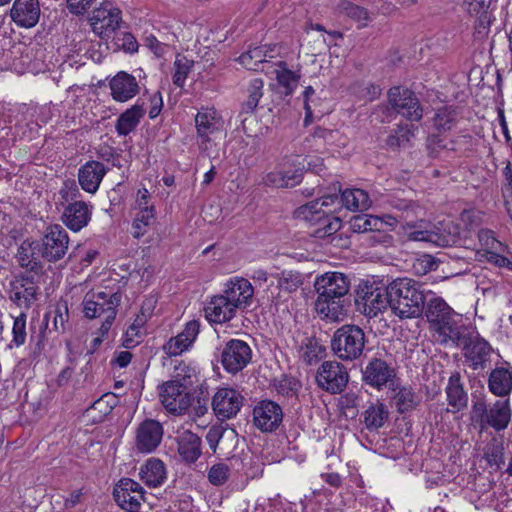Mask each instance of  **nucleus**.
I'll list each match as a JSON object with an SVG mask.
<instances>
[{"mask_svg":"<svg viewBox=\"0 0 512 512\" xmlns=\"http://www.w3.org/2000/svg\"><path fill=\"white\" fill-rule=\"evenodd\" d=\"M424 315L430 325L433 342L465 352H493L489 342L473 327L461 325V315L447 302L432 296L425 301Z\"/></svg>","mask_w":512,"mask_h":512,"instance_id":"1","label":"nucleus"},{"mask_svg":"<svg viewBox=\"0 0 512 512\" xmlns=\"http://www.w3.org/2000/svg\"><path fill=\"white\" fill-rule=\"evenodd\" d=\"M315 310L321 318L343 320L352 304L350 280L340 272H326L315 279Z\"/></svg>","mask_w":512,"mask_h":512,"instance_id":"2","label":"nucleus"},{"mask_svg":"<svg viewBox=\"0 0 512 512\" xmlns=\"http://www.w3.org/2000/svg\"><path fill=\"white\" fill-rule=\"evenodd\" d=\"M418 282L397 278L387 285L388 307L400 319L417 318L424 312L426 297Z\"/></svg>","mask_w":512,"mask_h":512,"instance_id":"3","label":"nucleus"},{"mask_svg":"<svg viewBox=\"0 0 512 512\" xmlns=\"http://www.w3.org/2000/svg\"><path fill=\"white\" fill-rule=\"evenodd\" d=\"M404 233L410 241H423L439 247H448L460 241L459 228L452 221L432 225L423 219H406Z\"/></svg>","mask_w":512,"mask_h":512,"instance_id":"4","label":"nucleus"},{"mask_svg":"<svg viewBox=\"0 0 512 512\" xmlns=\"http://www.w3.org/2000/svg\"><path fill=\"white\" fill-rule=\"evenodd\" d=\"M121 302V294L107 293L104 291L88 292L82 302L83 312L89 319L103 317L100 326L101 335H105L110 330L117 314V307Z\"/></svg>","mask_w":512,"mask_h":512,"instance_id":"5","label":"nucleus"},{"mask_svg":"<svg viewBox=\"0 0 512 512\" xmlns=\"http://www.w3.org/2000/svg\"><path fill=\"white\" fill-rule=\"evenodd\" d=\"M356 310L367 317H376L388 308L387 286L375 281H362L356 287L353 296Z\"/></svg>","mask_w":512,"mask_h":512,"instance_id":"6","label":"nucleus"},{"mask_svg":"<svg viewBox=\"0 0 512 512\" xmlns=\"http://www.w3.org/2000/svg\"><path fill=\"white\" fill-rule=\"evenodd\" d=\"M388 105L379 110L391 118L399 114L409 121H419L423 116V109L416 94L408 88L394 86L388 90Z\"/></svg>","mask_w":512,"mask_h":512,"instance_id":"7","label":"nucleus"},{"mask_svg":"<svg viewBox=\"0 0 512 512\" xmlns=\"http://www.w3.org/2000/svg\"><path fill=\"white\" fill-rule=\"evenodd\" d=\"M198 147L202 152L216 146V140L224 135V120L213 108H202L195 116Z\"/></svg>","mask_w":512,"mask_h":512,"instance_id":"8","label":"nucleus"},{"mask_svg":"<svg viewBox=\"0 0 512 512\" xmlns=\"http://www.w3.org/2000/svg\"><path fill=\"white\" fill-rule=\"evenodd\" d=\"M159 397L164 408L175 415L184 414L194 400L189 388L178 380L163 383Z\"/></svg>","mask_w":512,"mask_h":512,"instance_id":"9","label":"nucleus"},{"mask_svg":"<svg viewBox=\"0 0 512 512\" xmlns=\"http://www.w3.org/2000/svg\"><path fill=\"white\" fill-rule=\"evenodd\" d=\"M68 245V233L61 225L56 224L46 229L39 251L48 262H57L66 255Z\"/></svg>","mask_w":512,"mask_h":512,"instance_id":"10","label":"nucleus"},{"mask_svg":"<svg viewBox=\"0 0 512 512\" xmlns=\"http://www.w3.org/2000/svg\"><path fill=\"white\" fill-rule=\"evenodd\" d=\"M90 25L95 34L100 37L115 32L122 22L121 11L110 2L101 3L100 7L92 12L89 18Z\"/></svg>","mask_w":512,"mask_h":512,"instance_id":"11","label":"nucleus"},{"mask_svg":"<svg viewBox=\"0 0 512 512\" xmlns=\"http://www.w3.org/2000/svg\"><path fill=\"white\" fill-rule=\"evenodd\" d=\"M369 343L364 332L357 326L345 325L339 328L331 339L333 352H363Z\"/></svg>","mask_w":512,"mask_h":512,"instance_id":"12","label":"nucleus"},{"mask_svg":"<svg viewBox=\"0 0 512 512\" xmlns=\"http://www.w3.org/2000/svg\"><path fill=\"white\" fill-rule=\"evenodd\" d=\"M282 420L283 411L276 402L263 400L253 409V423L262 432L270 433L277 430Z\"/></svg>","mask_w":512,"mask_h":512,"instance_id":"13","label":"nucleus"},{"mask_svg":"<svg viewBox=\"0 0 512 512\" xmlns=\"http://www.w3.org/2000/svg\"><path fill=\"white\" fill-rule=\"evenodd\" d=\"M316 381L322 389L339 393L346 387L348 374L340 363L326 361L319 368Z\"/></svg>","mask_w":512,"mask_h":512,"instance_id":"14","label":"nucleus"},{"mask_svg":"<svg viewBox=\"0 0 512 512\" xmlns=\"http://www.w3.org/2000/svg\"><path fill=\"white\" fill-rule=\"evenodd\" d=\"M8 293L15 305L28 310L38 298L39 287L29 277H16L10 281Z\"/></svg>","mask_w":512,"mask_h":512,"instance_id":"15","label":"nucleus"},{"mask_svg":"<svg viewBox=\"0 0 512 512\" xmlns=\"http://www.w3.org/2000/svg\"><path fill=\"white\" fill-rule=\"evenodd\" d=\"M349 223L350 229L355 233L376 232L377 234L373 235L371 239L377 243L389 244L392 240L385 230L386 226L392 225V223H388L378 216L356 215L351 218Z\"/></svg>","mask_w":512,"mask_h":512,"instance_id":"16","label":"nucleus"},{"mask_svg":"<svg viewBox=\"0 0 512 512\" xmlns=\"http://www.w3.org/2000/svg\"><path fill=\"white\" fill-rule=\"evenodd\" d=\"M163 433L160 422L153 419L143 421L136 429L135 449L140 453H152L160 445Z\"/></svg>","mask_w":512,"mask_h":512,"instance_id":"17","label":"nucleus"},{"mask_svg":"<svg viewBox=\"0 0 512 512\" xmlns=\"http://www.w3.org/2000/svg\"><path fill=\"white\" fill-rule=\"evenodd\" d=\"M243 396L232 388L219 389L212 399L215 414L222 419L234 417L243 405Z\"/></svg>","mask_w":512,"mask_h":512,"instance_id":"18","label":"nucleus"},{"mask_svg":"<svg viewBox=\"0 0 512 512\" xmlns=\"http://www.w3.org/2000/svg\"><path fill=\"white\" fill-rule=\"evenodd\" d=\"M224 295L237 310H244L251 305L254 296V287L245 278L230 279L223 290Z\"/></svg>","mask_w":512,"mask_h":512,"instance_id":"19","label":"nucleus"},{"mask_svg":"<svg viewBox=\"0 0 512 512\" xmlns=\"http://www.w3.org/2000/svg\"><path fill=\"white\" fill-rule=\"evenodd\" d=\"M144 93L137 102L130 107V131L133 130L140 122V119L146 114L147 106H150L149 117L151 119L156 118L163 107V100L160 92L148 94V91L144 84Z\"/></svg>","mask_w":512,"mask_h":512,"instance_id":"20","label":"nucleus"},{"mask_svg":"<svg viewBox=\"0 0 512 512\" xmlns=\"http://www.w3.org/2000/svg\"><path fill=\"white\" fill-rule=\"evenodd\" d=\"M39 0H15L10 10L12 21L19 27H34L40 18Z\"/></svg>","mask_w":512,"mask_h":512,"instance_id":"21","label":"nucleus"},{"mask_svg":"<svg viewBox=\"0 0 512 512\" xmlns=\"http://www.w3.org/2000/svg\"><path fill=\"white\" fill-rule=\"evenodd\" d=\"M340 202L337 194L325 195L321 197V201L313 200L300 206L296 210V214L298 218H303L306 221L322 220V216H329L335 211V204Z\"/></svg>","mask_w":512,"mask_h":512,"instance_id":"22","label":"nucleus"},{"mask_svg":"<svg viewBox=\"0 0 512 512\" xmlns=\"http://www.w3.org/2000/svg\"><path fill=\"white\" fill-rule=\"evenodd\" d=\"M106 173L107 168L103 163L95 160L88 161L78 170L79 185L85 192L94 194Z\"/></svg>","mask_w":512,"mask_h":512,"instance_id":"23","label":"nucleus"},{"mask_svg":"<svg viewBox=\"0 0 512 512\" xmlns=\"http://www.w3.org/2000/svg\"><path fill=\"white\" fill-rule=\"evenodd\" d=\"M395 376L394 368L378 358L370 361L363 372V380L378 389L388 383H393Z\"/></svg>","mask_w":512,"mask_h":512,"instance_id":"24","label":"nucleus"},{"mask_svg":"<svg viewBox=\"0 0 512 512\" xmlns=\"http://www.w3.org/2000/svg\"><path fill=\"white\" fill-rule=\"evenodd\" d=\"M61 219L70 230L78 232L90 221L91 207L84 201L69 203L65 207Z\"/></svg>","mask_w":512,"mask_h":512,"instance_id":"25","label":"nucleus"},{"mask_svg":"<svg viewBox=\"0 0 512 512\" xmlns=\"http://www.w3.org/2000/svg\"><path fill=\"white\" fill-rule=\"evenodd\" d=\"M177 451L182 461L195 463L202 455V440L197 434L185 430L177 436Z\"/></svg>","mask_w":512,"mask_h":512,"instance_id":"26","label":"nucleus"},{"mask_svg":"<svg viewBox=\"0 0 512 512\" xmlns=\"http://www.w3.org/2000/svg\"><path fill=\"white\" fill-rule=\"evenodd\" d=\"M237 309L224 295H215L205 307V315L208 321L224 323L235 317Z\"/></svg>","mask_w":512,"mask_h":512,"instance_id":"27","label":"nucleus"},{"mask_svg":"<svg viewBox=\"0 0 512 512\" xmlns=\"http://www.w3.org/2000/svg\"><path fill=\"white\" fill-rule=\"evenodd\" d=\"M512 416V409L509 399L495 401L488 409V415L484 426H490L496 431L508 427Z\"/></svg>","mask_w":512,"mask_h":512,"instance_id":"28","label":"nucleus"},{"mask_svg":"<svg viewBox=\"0 0 512 512\" xmlns=\"http://www.w3.org/2000/svg\"><path fill=\"white\" fill-rule=\"evenodd\" d=\"M165 464L158 458L151 457L139 469L140 479L149 487H158L166 479Z\"/></svg>","mask_w":512,"mask_h":512,"instance_id":"29","label":"nucleus"},{"mask_svg":"<svg viewBox=\"0 0 512 512\" xmlns=\"http://www.w3.org/2000/svg\"><path fill=\"white\" fill-rule=\"evenodd\" d=\"M489 391L498 397H505L512 391V372L506 367L493 369L488 379Z\"/></svg>","mask_w":512,"mask_h":512,"instance_id":"30","label":"nucleus"},{"mask_svg":"<svg viewBox=\"0 0 512 512\" xmlns=\"http://www.w3.org/2000/svg\"><path fill=\"white\" fill-rule=\"evenodd\" d=\"M446 394L450 411L453 413L459 412L467 406L468 396L460 382L459 373H453L449 377Z\"/></svg>","mask_w":512,"mask_h":512,"instance_id":"31","label":"nucleus"},{"mask_svg":"<svg viewBox=\"0 0 512 512\" xmlns=\"http://www.w3.org/2000/svg\"><path fill=\"white\" fill-rule=\"evenodd\" d=\"M389 411L385 404L377 401L371 403L364 411V423L368 430H378L387 421Z\"/></svg>","mask_w":512,"mask_h":512,"instance_id":"32","label":"nucleus"},{"mask_svg":"<svg viewBox=\"0 0 512 512\" xmlns=\"http://www.w3.org/2000/svg\"><path fill=\"white\" fill-rule=\"evenodd\" d=\"M341 203L352 211L367 210L371 206V200L366 191L362 189H346L341 193Z\"/></svg>","mask_w":512,"mask_h":512,"instance_id":"33","label":"nucleus"},{"mask_svg":"<svg viewBox=\"0 0 512 512\" xmlns=\"http://www.w3.org/2000/svg\"><path fill=\"white\" fill-rule=\"evenodd\" d=\"M69 319V309L67 301L60 299L54 306L45 314L46 328H48L50 321H52L53 329L56 332H63Z\"/></svg>","mask_w":512,"mask_h":512,"instance_id":"34","label":"nucleus"},{"mask_svg":"<svg viewBox=\"0 0 512 512\" xmlns=\"http://www.w3.org/2000/svg\"><path fill=\"white\" fill-rule=\"evenodd\" d=\"M199 327V323L195 320L188 322L184 330L174 339L169 341V349H172L174 346L175 348L179 349L180 352L187 350L198 335Z\"/></svg>","mask_w":512,"mask_h":512,"instance_id":"35","label":"nucleus"},{"mask_svg":"<svg viewBox=\"0 0 512 512\" xmlns=\"http://www.w3.org/2000/svg\"><path fill=\"white\" fill-rule=\"evenodd\" d=\"M319 224L320 227L314 230L313 236L319 239L331 238V243L337 238L336 232L341 228V220L338 217L322 216V220L310 221Z\"/></svg>","mask_w":512,"mask_h":512,"instance_id":"36","label":"nucleus"},{"mask_svg":"<svg viewBox=\"0 0 512 512\" xmlns=\"http://www.w3.org/2000/svg\"><path fill=\"white\" fill-rule=\"evenodd\" d=\"M458 113L452 106L437 109L433 117V126L440 132L450 131L457 123Z\"/></svg>","mask_w":512,"mask_h":512,"instance_id":"37","label":"nucleus"},{"mask_svg":"<svg viewBox=\"0 0 512 512\" xmlns=\"http://www.w3.org/2000/svg\"><path fill=\"white\" fill-rule=\"evenodd\" d=\"M414 129V125H399L387 137V147L392 150L407 147L411 138L414 137Z\"/></svg>","mask_w":512,"mask_h":512,"instance_id":"38","label":"nucleus"},{"mask_svg":"<svg viewBox=\"0 0 512 512\" xmlns=\"http://www.w3.org/2000/svg\"><path fill=\"white\" fill-rule=\"evenodd\" d=\"M279 69L276 70V79L280 86L285 89V95H291L297 87L301 75L298 72L292 71L287 68L285 62L278 63Z\"/></svg>","mask_w":512,"mask_h":512,"instance_id":"39","label":"nucleus"},{"mask_svg":"<svg viewBox=\"0 0 512 512\" xmlns=\"http://www.w3.org/2000/svg\"><path fill=\"white\" fill-rule=\"evenodd\" d=\"M264 82L260 78L251 80L248 86V99L242 104V113H253L259 103V100L263 96Z\"/></svg>","mask_w":512,"mask_h":512,"instance_id":"40","label":"nucleus"},{"mask_svg":"<svg viewBox=\"0 0 512 512\" xmlns=\"http://www.w3.org/2000/svg\"><path fill=\"white\" fill-rule=\"evenodd\" d=\"M274 388L279 396L288 399H296L301 388V384L296 378L283 375L279 379L275 380Z\"/></svg>","mask_w":512,"mask_h":512,"instance_id":"41","label":"nucleus"},{"mask_svg":"<svg viewBox=\"0 0 512 512\" xmlns=\"http://www.w3.org/2000/svg\"><path fill=\"white\" fill-rule=\"evenodd\" d=\"M39 247L34 242L24 241L17 252V259L21 267L35 270L38 268V261L35 256V249Z\"/></svg>","mask_w":512,"mask_h":512,"instance_id":"42","label":"nucleus"},{"mask_svg":"<svg viewBox=\"0 0 512 512\" xmlns=\"http://www.w3.org/2000/svg\"><path fill=\"white\" fill-rule=\"evenodd\" d=\"M393 399L398 411L401 413L412 410L418 403L416 394L407 387L399 388Z\"/></svg>","mask_w":512,"mask_h":512,"instance_id":"43","label":"nucleus"},{"mask_svg":"<svg viewBox=\"0 0 512 512\" xmlns=\"http://www.w3.org/2000/svg\"><path fill=\"white\" fill-rule=\"evenodd\" d=\"M266 50L263 47H255L239 56V62L249 70L257 71L259 66L266 62Z\"/></svg>","mask_w":512,"mask_h":512,"instance_id":"44","label":"nucleus"},{"mask_svg":"<svg viewBox=\"0 0 512 512\" xmlns=\"http://www.w3.org/2000/svg\"><path fill=\"white\" fill-rule=\"evenodd\" d=\"M111 95L114 100L125 102L128 100V74L119 72L110 82Z\"/></svg>","mask_w":512,"mask_h":512,"instance_id":"45","label":"nucleus"},{"mask_svg":"<svg viewBox=\"0 0 512 512\" xmlns=\"http://www.w3.org/2000/svg\"><path fill=\"white\" fill-rule=\"evenodd\" d=\"M251 354H221V362L225 370L235 374L242 370L251 360Z\"/></svg>","mask_w":512,"mask_h":512,"instance_id":"46","label":"nucleus"},{"mask_svg":"<svg viewBox=\"0 0 512 512\" xmlns=\"http://www.w3.org/2000/svg\"><path fill=\"white\" fill-rule=\"evenodd\" d=\"M194 65V61L188 60L186 57H177L174 62L173 83L177 87H183L185 80Z\"/></svg>","mask_w":512,"mask_h":512,"instance_id":"47","label":"nucleus"},{"mask_svg":"<svg viewBox=\"0 0 512 512\" xmlns=\"http://www.w3.org/2000/svg\"><path fill=\"white\" fill-rule=\"evenodd\" d=\"M223 437L235 439L237 434L233 429H224L222 426H212L208 430L205 439L214 453L216 452L217 446Z\"/></svg>","mask_w":512,"mask_h":512,"instance_id":"48","label":"nucleus"},{"mask_svg":"<svg viewBox=\"0 0 512 512\" xmlns=\"http://www.w3.org/2000/svg\"><path fill=\"white\" fill-rule=\"evenodd\" d=\"M294 339L299 344L296 347L299 352H325L326 350L315 337H308L303 333L297 332Z\"/></svg>","mask_w":512,"mask_h":512,"instance_id":"49","label":"nucleus"},{"mask_svg":"<svg viewBox=\"0 0 512 512\" xmlns=\"http://www.w3.org/2000/svg\"><path fill=\"white\" fill-rule=\"evenodd\" d=\"M153 217V206L144 207L140 210L133 222L134 237L138 238L145 233V228L149 225V222Z\"/></svg>","mask_w":512,"mask_h":512,"instance_id":"50","label":"nucleus"},{"mask_svg":"<svg viewBox=\"0 0 512 512\" xmlns=\"http://www.w3.org/2000/svg\"><path fill=\"white\" fill-rule=\"evenodd\" d=\"M338 9L340 12L357 21H367L369 19L368 11L365 8L349 1H341L338 5Z\"/></svg>","mask_w":512,"mask_h":512,"instance_id":"51","label":"nucleus"},{"mask_svg":"<svg viewBox=\"0 0 512 512\" xmlns=\"http://www.w3.org/2000/svg\"><path fill=\"white\" fill-rule=\"evenodd\" d=\"M230 468L225 463L214 464L208 471V479L215 486L223 485L229 478Z\"/></svg>","mask_w":512,"mask_h":512,"instance_id":"52","label":"nucleus"},{"mask_svg":"<svg viewBox=\"0 0 512 512\" xmlns=\"http://www.w3.org/2000/svg\"><path fill=\"white\" fill-rule=\"evenodd\" d=\"M26 314L21 313L18 317L15 318L12 334L13 339L9 344V348H13L12 344H15L16 347H19L25 342L26 339Z\"/></svg>","mask_w":512,"mask_h":512,"instance_id":"53","label":"nucleus"},{"mask_svg":"<svg viewBox=\"0 0 512 512\" xmlns=\"http://www.w3.org/2000/svg\"><path fill=\"white\" fill-rule=\"evenodd\" d=\"M60 204L65 205L77 201L80 195L79 188L74 180L65 181L59 190Z\"/></svg>","mask_w":512,"mask_h":512,"instance_id":"54","label":"nucleus"},{"mask_svg":"<svg viewBox=\"0 0 512 512\" xmlns=\"http://www.w3.org/2000/svg\"><path fill=\"white\" fill-rule=\"evenodd\" d=\"M278 285L280 289L286 292H293L302 285V277L300 274L291 271L283 272L279 278Z\"/></svg>","mask_w":512,"mask_h":512,"instance_id":"55","label":"nucleus"},{"mask_svg":"<svg viewBox=\"0 0 512 512\" xmlns=\"http://www.w3.org/2000/svg\"><path fill=\"white\" fill-rule=\"evenodd\" d=\"M478 239L482 247H484L487 250H499L502 248V243L498 241L495 236L494 232L489 229H481L478 232Z\"/></svg>","mask_w":512,"mask_h":512,"instance_id":"56","label":"nucleus"},{"mask_svg":"<svg viewBox=\"0 0 512 512\" xmlns=\"http://www.w3.org/2000/svg\"><path fill=\"white\" fill-rule=\"evenodd\" d=\"M127 491H128V478L122 477L115 485L113 489V498L117 505L126 509L125 505L127 504Z\"/></svg>","mask_w":512,"mask_h":512,"instance_id":"57","label":"nucleus"},{"mask_svg":"<svg viewBox=\"0 0 512 512\" xmlns=\"http://www.w3.org/2000/svg\"><path fill=\"white\" fill-rule=\"evenodd\" d=\"M468 5V12L471 15H476L481 19H487V10L490 7L491 0H465Z\"/></svg>","mask_w":512,"mask_h":512,"instance_id":"58","label":"nucleus"},{"mask_svg":"<svg viewBox=\"0 0 512 512\" xmlns=\"http://www.w3.org/2000/svg\"><path fill=\"white\" fill-rule=\"evenodd\" d=\"M118 402L119 398L116 393H106L96 400V408H100V412H102V414H109Z\"/></svg>","mask_w":512,"mask_h":512,"instance_id":"59","label":"nucleus"},{"mask_svg":"<svg viewBox=\"0 0 512 512\" xmlns=\"http://www.w3.org/2000/svg\"><path fill=\"white\" fill-rule=\"evenodd\" d=\"M485 257L489 263L500 268L505 267L512 271V262L507 257L500 255L497 250H487Z\"/></svg>","mask_w":512,"mask_h":512,"instance_id":"60","label":"nucleus"},{"mask_svg":"<svg viewBox=\"0 0 512 512\" xmlns=\"http://www.w3.org/2000/svg\"><path fill=\"white\" fill-rule=\"evenodd\" d=\"M107 414H102L100 408H96V401L83 413V419L87 424H95L103 421Z\"/></svg>","mask_w":512,"mask_h":512,"instance_id":"61","label":"nucleus"},{"mask_svg":"<svg viewBox=\"0 0 512 512\" xmlns=\"http://www.w3.org/2000/svg\"><path fill=\"white\" fill-rule=\"evenodd\" d=\"M285 188L294 187L302 181L303 178V170L301 168L282 171Z\"/></svg>","mask_w":512,"mask_h":512,"instance_id":"62","label":"nucleus"},{"mask_svg":"<svg viewBox=\"0 0 512 512\" xmlns=\"http://www.w3.org/2000/svg\"><path fill=\"white\" fill-rule=\"evenodd\" d=\"M95 0H67V6L73 14H82L94 3Z\"/></svg>","mask_w":512,"mask_h":512,"instance_id":"63","label":"nucleus"},{"mask_svg":"<svg viewBox=\"0 0 512 512\" xmlns=\"http://www.w3.org/2000/svg\"><path fill=\"white\" fill-rule=\"evenodd\" d=\"M223 352H252L249 345L239 339H230L226 342Z\"/></svg>","mask_w":512,"mask_h":512,"instance_id":"64","label":"nucleus"}]
</instances>
